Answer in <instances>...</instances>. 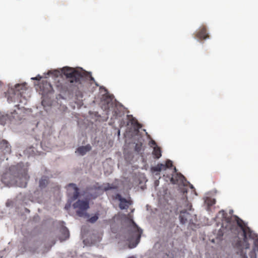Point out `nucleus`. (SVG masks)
Returning a JSON list of instances; mask_svg holds the SVG:
<instances>
[{"mask_svg":"<svg viewBox=\"0 0 258 258\" xmlns=\"http://www.w3.org/2000/svg\"><path fill=\"white\" fill-rule=\"evenodd\" d=\"M27 172V167L23 163H19L10 167L9 170L3 174L1 181L7 186L16 184L19 187H25L29 178Z\"/></svg>","mask_w":258,"mask_h":258,"instance_id":"obj_1","label":"nucleus"},{"mask_svg":"<svg viewBox=\"0 0 258 258\" xmlns=\"http://www.w3.org/2000/svg\"><path fill=\"white\" fill-rule=\"evenodd\" d=\"M222 216V219L226 222L225 228L228 230L234 232L237 230V226H238L243 232V240L247 242L248 238L253 239L254 234L250 230L244 221L237 216L227 217V214L223 210L219 212Z\"/></svg>","mask_w":258,"mask_h":258,"instance_id":"obj_2","label":"nucleus"},{"mask_svg":"<svg viewBox=\"0 0 258 258\" xmlns=\"http://www.w3.org/2000/svg\"><path fill=\"white\" fill-rule=\"evenodd\" d=\"M61 71L72 86L79 88L83 78V74L81 72L68 67H63Z\"/></svg>","mask_w":258,"mask_h":258,"instance_id":"obj_3","label":"nucleus"},{"mask_svg":"<svg viewBox=\"0 0 258 258\" xmlns=\"http://www.w3.org/2000/svg\"><path fill=\"white\" fill-rule=\"evenodd\" d=\"M131 222L132 225L130 228L131 236L127 240L129 242L128 247L133 248L140 242L143 231L133 220H131Z\"/></svg>","mask_w":258,"mask_h":258,"instance_id":"obj_4","label":"nucleus"},{"mask_svg":"<svg viewBox=\"0 0 258 258\" xmlns=\"http://www.w3.org/2000/svg\"><path fill=\"white\" fill-rule=\"evenodd\" d=\"M15 88L16 90L14 91V93L8 97V101L9 103L13 102L22 103V95L24 91H26V86L25 85L17 84Z\"/></svg>","mask_w":258,"mask_h":258,"instance_id":"obj_5","label":"nucleus"},{"mask_svg":"<svg viewBox=\"0 0 258 258\" xmlns=\"http://www.w3.org/2000/svg\"><path fill=\"white\" fill-rule=\"evenodd\" d=\"M73 208L77 209L76 213L79 217L87 216L86 211L89 208V203L88 200H78L73 205Z\"/></svg>","mask_w":258,"mask_h":258,"instance_id":"obj_6","label":"nucleus"},{"mask_svg":"<svg viewBox=\"0 0 258 258\" xmlns=\"http://www.w3.org/2000/svg\"><path fill=\"white\" fill-rule=\"evenodd\" d=\"M185 207L186 209L185 210L181 211L179 215V220L181 223L184 224L186 223L188 220L189 219L190 217V215L189 213H188L186 210L190 211L192 209L191 204L189 203V202L186 199L185 201Z\"/></svg>","mask_w":258,"mask_h":258,"instance_id":"obj_7","label":"nucleus"},{"mask_svg":"<svg viewBox=\"0 0 258 258\" xmlns=\"http://www.w3.org/2000/svg\"><path fill=\"white\" fill-rule=\"evenodd\" d=\"M68 195L73 201L76 200L79 196V189L74 183H70L67 186Z\"/></svg>","mask_w":258,"mask_h":258,"instance_id":"obj_8","label":"nucleus"},{"mask_svg":"<svg viewBox=\"0 0 258 258\" xmlns=\"http://www.w3.org/2000/svg\"><path fill=\"white\" fill-rule=\"evenodd\" d=\"M176 167L174 168V174H173L172 177L170 178V181L173 184H178L182 183L185 179L184 176L180 173H177Z\"/></svg>","mask_w":258,"mask_h":258,"instance_id":"obj_9","label":"nucleus"},{"mask_svg":"<svg viewBox=\"0 0 258 258\" xmlns=\"http://www.w3.org/2000/svg\"><path fill=\"white\" fill-rule=\"evenodd\" d=\"M115 199L119 201L120 203L119 207L120 209L122 210L127 209L128 208L129 205L132 204L130 201H128L125 198H122L119 194H116Z\"/></svg>","mask_w":258,"mask_h":258,"instance_id":"obj_10","label":"nucleus"},{"mask_svg":"<svg viewBox=\"0 0 258 258\" xmlns=\"http://www.w3.org/2000/svg\"><path fill=\"white\" fill-rule=\"evenodd\" d=\"M242 245L243 242L241 240H238L235 243L234 247L239 250L237 253L240 254L241 258H247L246 252L243 249Z\"/></svg>","mask_w":258,"mask_h":258,"instance_id":"obj_11","label":"nucleus"},{"mask_svg":"<svg viewBox=\"0 0 258 258\" xmlns=\"http://www.w3.org/2000/svg\"><path fill=\"white\" fill-rule=\"evenodd\" d=\"M0 149L2 150L4 154H10L11 152V147L6 140H3L1 142Z\"/></svg>","mask_w":258,"mask_h":258,"instance_id":"obj_12","label":"nucleus"},{"mask_svg":"<svg viewBox=\"0 0 258 258\" xmlns=\"http://www.w3.org/2000/svg\"><path fill=\"white\" fill-rule=\"evenodd\" d=\"M40 88L42 91L43 93L47 94L50 93L52 90V87L51 84L47 81H43L40 84Z\"/></svg>","mask_w":258,"mask_h":258,"instance_id":"obj_13","label":"nucleus"},{"mask_svg":"<svg viewBox=\"0 0 258 258\" xmlns=\"http://www.w3.org/2000/svg\"><path fill=\"white\" fill-rule=\"evenodd\" d=\"M196 37L200 40L209 38L208 34L205 26H203L196 34Z\"/></svg>","mask_w":258,"mask_h":258,"instance_id":"obj_14","label":"nucleus"},{"mask_svg":"<svg viewBox=\"0 0 258 258\" xmlns=\"http://www.w3.org/2000/svg\"><path fill=\"white\" fill-rule=\"evenodd\" d=\"M91 146L88 144L85 146H81L77 148V151L81 155H84L87 152L90 151L91 150Z\"/></svg>","mask_w":258,"mask_h":258,"instance_id":"obj_15","label":"nucleus"},{"mask_svg":"<svg viewBox=\"0 0 258 258\" xmlns=\"http://www.w3.org/2000/svg\"><path fill=\"white\" fill-rule=\"evenodd\" d=\"M152 155L155 159L160 158L162 155L161 148L158 146L154 147L153 148Z\"/></svg>","mask_w":258,"mask_h":258,"instance_id":"obj_16","label":"nucleus"},{"mask_svg":"<svg viewBox=\"0 0 258 258\" xmlns=\"http://www.w3.org/2000/svg\"><path fill=\"white\" fill-rule=\"evenodd\" d=\"M48 183V178L46 176H43L39 181V187L41 188H45Z\"/></svg>","mask_w":258,"mask_h":258,"instance_id":"obj_17","label":"nucleus"},{"mask_svg":"<svg viewBox=\"0 0 258 258\" xmlns=\"http://www.w3.org/2000/svg\"><path fill=\"white\" fill-rule=\"evenodd\" d=\"M153 171H161L162 170H165L164 164H158L156 166L152 167L151 168Z\"/></svg>","mask_w":258,"mask_h":258,"instance_id":"obj_18","label":"nucleus"},{"mask_svg":"<svg viewBox=\"0 0 258 258\" xmlns=\"http://www.w3.org/2000/svg\"><path fill=\"white\" fill-rule=\"evenodd\" d=\"M117 187L113 184H110L109 183L104 184L102 186L101 188L105 191H107L111 189H116Z\"/></svg>","mask_w":258,"mask_h":258,"instance_id":"obj_19","label":"nucleus"},{"mask_svg":"<svg viewBox=\"0 0 258 258\" xmlns=\"http://www.w3.org/2000/svg\"><path fill=\"white\" fill-rule=\"evenodd\" d=\"M61 233L63 236L62 238L63 240H66L69 238V231L66 227H64L62 229Z\"/></svg>","mask_w":258,"mask_h":258,"instance_id":"obj_20","label":"nucleus"},{"mask_svg":"<svg viewBox=\"0 0 258 258\" xmlns=\"http://www.w3.org/2000/svg\"><path fill=\"white\" fill-rule=\"evenodd\" d=\"M112 114H113V116L115 118H117L118 117H120L121 115L120 111L117 108H115L114 109V110L112 112Z\"/></svg>","mask_w":258,"mask_h":258,"instance_id":"obj_21","label":"nucleus"},{"mask_svg":"<svg viewBox=\"0 0 258 258\" xmlns=\"http://www.w3.org/2000/svg\"><path fill=\"white\" fill-rule=\"evenodd\" d=\"M98 214H95L89 219L88 221L91 223H95L98 219Z\"/></svg>","mask_w":258,"mask_h":258,"instance_id":"obj_22","label":"nucleus"},{"mask_svg":"<svg viewBox=\"0 0 258 258\" xmlns=\"http://www.w3.org/2000/svg\"><path fill=\"white\" fill-rule=\"evenodd\" d=\"M127 117L128 119L130 120L132 124L135 125L136 124H138L137 120L134 118L132 116L127 115Z\"/></svg>","mask_w":258,"mask_h":258,"instance_id":"obj_23","label":"nucleus"},{"mask_svg":"<svg viewBox=\"0 0 258 258\" xmlns=\"http://www.w3.org/2000/svg\"><path fill=\"white\" fill-rule=\"evenodd\" d=\"M164 166H165V170L167 168L171 167L173 166L172 162L171 160H168L166 161V164H164Z\"/></svg>","mask_w":258,"mask_h":258,"instance_id":"obj_24","label":"nucleus"},{"mask_svg":"<svg viewBox=\"0 0 258 258\" xmlns=\"http://www.w3.org/2000/svg\"><path fill=\"white\" fill-rule=\"evenodd\" d=\"M141 146H142L141 145H139L138 144H136V147H135L136 151L139 152L141 150Z\"/></svg>","mask_w":258,"mask_h":258,"instance_id":"obj_25","label":"nucleus"},{"mask_svg":"<svg viewBox=\"0 0 258 258\" xmlns=\"http://www.w3.org/2000/svg\"><path fill=\"white\" fill-rule=\"evenodd\" d=\"M150 143L151 144V146H152V145L155 146V147L157 146L156 143L154 140H151Z\"/></svg>","mask_w":258,"mask_h":258,"instance_id":"obj_26","label":"nucleus"},{"mask_svg":"<svg viewBox=\"0 0 258 258\" xmlns=\"http://www.w3.org/2000/svg\"><path fill=\"white\" fill-rule=\"evenodd\" d=\"M76 96H77L78 97H80L81 98H82L83 97V94L81 92H79L78 94H76Z\"/></svg>","mask_w":258,"mask_h":258,"instance_id":"obj_27","label":"nucleus"},{"mask_svg":"<svg viewBox=\"0 0 258 258\" xmlns=\"http://www.w3.org/2000/svg\"><path fill=\"white\" fill-rule=\"evenodd\" d=\"M41 103L43 106H45V101L44 100L42 101Z\"/></svg>","mask_w":258,"mask_h":258,"instance_id":"obj_28","label":"nucleus"},{"mask_svg":"<svg viewBox=\"0 0 258 258\" xmlns=\"http://www.w3.org/2000/svg\"><path fill=\"white\" fill-rule=\"evenodd\" d=\"M248 246H249V244L246 243V247H245V248H248Z\"/></svg>","mask_w":258,"mask_h":258,"instance_id":"obj_29","label":"nucleus"},{"mask_svg":"<svg viewBox=\"0 0 258 258\" xmlns=\"http://www.w3.org/2000/svg\"><path fill=\"white\" fill-rule=\"evenodd\" d=\"M128 258H135L134 256H129Z\"/></svg>","mask_w":258,"mask_h":258,"instance_id":"obj_30","label":"nucleus"},{"mask_svg":"<svg viewBox=\"0 0 258 258\" xmlns=\"http://www.w3.org/2000/svg\"><path fill=\"white\" fill-rule=\"evenodd\" d=\"M90 79H91V80H93L94 81V78L92 77H90Z\"/></svg>","mask_w":258,"mask_h":258,"instance_id":"obj_31","label":"nucleus"},{"mask_svg":"<svg viewBox=\"0 0 258 258\" xmlns=\"http://www.w3.org/2000/svg\"><path fill=\"white\" fill-rule=\"evenodd\" d=\"M190 187H191V188H194V187H193L192 185H191Z\"/></svg>","mask_w":258,"mask_h":258,"instance_id":"obj_32","label":"nucleus"},{"mask_svg":"<svg viewBox=\"0 0 258 258\" xmlns=\"http://www.w3.org/2000/svg\"><path fill=\"white\" fill-rule=\"evenodd\" d=\"M33 80H36V78H32Z\"/></svg>","mask_w":258,"mask_h":258,"instance_id":"obj_33","label":"nucleus"}]
</instances>
